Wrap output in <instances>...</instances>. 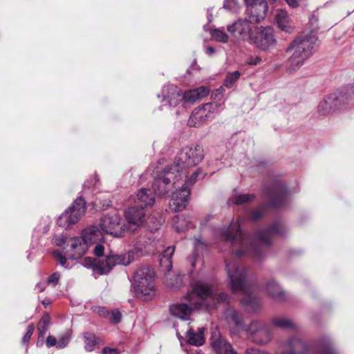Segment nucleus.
<instances>
[{
	"label": "nucleus",
	"instance_id": "1",
	"mask_svg": "<svg viewBox=\"0 0 354 354\" xmlns=\"http://www.w3.org/2000/svg\"><path fill=\"white\" fill-rule=\"evenodd\" d=\"M241 221L238 218L229 227L216 230L215 234L232 247L230 258L232 259H227L225 266L232 292L249 295L253 291L254 284L247 279L246 269L237 259L250 254L258 259L262 254L263 248L271 243L272 235L282 234L285 228L281 223L276 222L268 229L258 231L252 239L241 232Z\"/></svg>",
	"mask_w": 354,
	"mask_h": 354
},
{
	"label": "nucleus",
	"instance_id": "2",
	"mask_svg": "<svg viewBox=\"0 0 354 354\" xmlns=\"http://www.w3.org/2000/svg\"><path fill=\"white\" fill-rule=\"evenodd\" d=\"M228 295L225 293L216 295L213 288L207 283L197 281L192 286L184 299L187 302L173 304L169 306L171 315L182 320H188L194 308L200 306L216 307L217 303L228 301Z\"/></svg>",
	"mask_w": 354,
	"mask_h": 354
},
{
	"label": "nucleus",
	"instance_id": "3",
	"mask_svg": "<svg viewBox=\"0 0 354 354\" xmlns=\"http://www.w3.org/2000/svg\"><path fill=\"white\" fill-rule=\"evenodd\" d=\"M317 41L313 32L299 35L289 45L286 51L292 53L287 62V70L292 73L300 68L304 62L313 54V48Z\"/></svg>",
	"mask_w": 354,
	"mask_h": 354
},
{
	"label": "nucleus",
	"instance_id": "4",
	"mask_svg": "<svg viewBox=\"0 0 354 354\" xmlns=\"http://www.w3.org/2000/svg\"><path fill=\"white\" fill-rule=\"evenodd\" d=\"M204 158V151L202 147H185L177 154L174 164L171 165L180 179L187 178L188 169L198 165Z\"/></svg>",
	"mask_w": 354,
	"mask_h": 354
},
{
	"label": "nucleus",
	"instance_id": "5",
	"mask_svg": "<svg viewBox=\"0 0 354 354\" xmlns=\"http://www.w3.org/2000/svg\"><path fill=\"white\" fill-rule=\"evenodd\" d=\"M154 271L148 266H143L135 272L133 289L136 297L143 301H150L156 295Z\"/></svg>",
	"mask_w": 354,
	"mask_h": 354
},
{
	"label": "nucleus",
	"instance_id": "6",
	"mask_svg": "<svg viewBox=\"0 0 354 354\" xmlns=\"http://www.w3.org/2000/svg\"><path fill=\"white\" fill-rule=\"evenodd\" d=\"M153 175V189L155 193L161 196L168 194L173 187H179L180 181H183L170 166L162 170L157 169Z\"/></svg>",
	"mask_w": 354,
	"mask_h": 354
},
{
	"label": "nucleus",
	"instance_id": "7",
	"mask_svg": "<svg viewBox=\"0 0 354 354\" xmlns=\"http://www.w3.org/2000/svg\"><path fill=\"white\" fill-rule=\"evenodd\" d=\"M201 175V169H196L189 178L186 179L179 189L172 192L169 201V207L171 210L180 212L185 208L190 194L189 187L195 183L197 178Z\"/></svg>",
	"mask_w": 354,
	"mask_h": 354
},
{
	"label": "nucleus",
	"instance_id": "8",
	"mask_svg": "<svg viewBox=\"0 0 354 354\" xmlns=\"http://www.w3.org/2000/svg\"><path fill=\"white\" fill-rule=\"evenodd\" d=\"M247 337L253 343L258 345H266L273 338V333L270 326L263 321L253 320L246 328Z\"/></svg>",
	"mask_w": 354,
	"mask_h": 354
},
{
	"label": "nucleus",
	"instance_id": "9",
	"mask_svg": "<svg viewBox=\"0 0 354 354\" xmlns=\"http://www.w3.org/2000/svg\"><path fill=\"white\" fill-rule=\"evenodd\" d=\"M221 106L218 103H207L194 109L187 121L189 127H199L213 119Z\"/></svg>",
	"mask_w": 354,
	"mask_h": 354
},
{
	"label": "nucleus",
	"instance_id": "10",
	"mask_svg": "<svg viewBox=\"0 0 354 354\" xmlns=\"http://www.w3.org/2000/svg\"><path fill=\"white\" fill-rule=\"evenodd\" d=\"M86 212V202L82 197H78L57 220V225L66 228L77 223Z\"/></svg>",
	"mask_w": 354,
	"mask_h": 354
},
{
	"label": "nucleus",
	"instance_id": "11",
	"mask_svg": "<svg viewBox=\"0 0 354 354\" xmlns=\"http://www.w3.org/2000/svg\"><path fill=\"white\" fill-rule=\"evenodd\" d=\"M251 43L262 50H269L277 45L274 30L270 27H256L251 35Z\"/></svg>",
	"mask_w": 354,
	"mask_h": 354
},
{
	"label": "nucleus",
	"instance_id": "12",
	"mask_svg": "<svg viewBox=\"0 0 354 354\" xmlns=\"http://www.w3.org/2000/svg\"><path fill=\"white\" fill-rule=\"evenodd\" d=\"M100 228L106 234L115 237H121L127 230V225L118 214L106 215L100 220Z\"/></svg>",
	"mask_w": 354,
	"mask_h": 354
},
{
	"label": "nucleus",
	"instance_id": "13",
	"mask_svg": "<svg viewBox=\"0 0 354 354\" xmlns=\"http://www.w3.org/2000/svg\"><path fill=\"white\" fill-rule=\"evenodd\" d=\"M133 259V252L130 251L121 254H109L105 260L102 261V263L96 267L95 270L100 274H106L115 266H127L130 264Z\"/></svg>",
	"mask_w": 354,
	"mask_h": 354
},
{
	"label": "nucleus",
	"instance_id": "14",
	"mask_svg": "<svg viewBox=\"0 0 354 354\" xmlns=\"http://www.w3.org/2000/svg\"><path fill=\"white\" fill-rule=\"evenodd\" d=\"M246 6L245 14L252 23L262 21L268 12L266 0H244Z\"/></svg>",
	"mask_w": 354,
	"mask_h": 354
},
{
	"label": "nucleus",
	"instance_id": "15",
	"mask_svg": "<svg viewBox=\"0 0 354 354\" xmlns=\"http://www.w3.org/2000/svg\"><path fill=\"white\" fill-rule=\"evenodd\" d=\"M279 351L277 354H306L307 344L297 335H292L279 343Z\"/></svg>",
	"mask_w": 354,
	"mask_h": 354
},
{
	"label": "nucleus",
	"instance_id": "16",
	"mask_svg": "<svg viewBox=\"0 0 354 354\" xmlns=\"http://www.w3.org/2000/svg\"><path fill=\"white\" fill-rule=\"evenodd\" d=\"M250 20L239 19L232 24L227 26L228 32L235 39L245 41L249 39L253 33Z\"/></svg>",
	"mask_w": 354,
	"mask_h": 354
},
{
	"label": "nucleus",
	"instance_id": "17",
	"mask_svg": "<svg viewBox=\"0 0 354 354\" xmlns=\"http://www.w3.org/2000/svg\"><path fill=\"white\" fill-rule=\"evenodd\" d=\"M124 218L127 222V231L133 232L140 227L145 221V209L138 206L127 208L124 213Z\"/></svg>",
	"mask_w": 354,
	"mask_h": 354
},
{
	"label": "nucleus",
	"instance_id": "18",
	"mask_svg": "<svg viewBox=\"0 0 354 354\" xmlns=\"http://www.w3.org/2000/svg\"><path fill=\"white\" fill-rule=\"evenodd\" d=\"M158 98H162V102L169 106L175 107L183 100V91L180 88L174 84L165 85L161 93L158 94Z\"/></svg>",
	"mask_w": 354,
	"mask_h": 354
},
{
	"label": "nucleus",
	"instance_id": "19",
	"mask_svg": "<svg viewBox=\"0 0 354 354\" xmlns=\"http://www.w3.org/2000/svg\"><path fill=\"white\" fill-rule=\"evenodd\" d=\"M288 196V191L287 187L279 182L274 183L267 194L270 204L274 207L283 205L286 203Z\"/></svg>",
	"mask_w": 354,
	"mask_h": 354
},
{
	"label": "nucleus",
	"instance_id": "20",
	"mask_svg": "<svg viewBox=\"0 0 354 354\" xmlns=\"http://www.w3.org/2000/svg\"><path fill=\"white\" fill-rule=\"evenodd\" d=\"M211 345L216 354H237L231 344L221 336L217 329L212 332Z\"/></svg>",
	"mask_w": 354,
	"mask_h": 354
},
{
	"label": "nucleus",
	"instance_id": "21",
	"mask_svg": "<svg viewBox=\"0 0 354 354\" xmlns=\"http://www.w3.org/2000/svg\"><path fill=\"white\" fill-rule=\"evenodd\" d=\"M338 106L337 96L335 94H330L320 102L317 107V111L319 115H325L337 109Z\"/></svg>",
	"mask_w": 354,
	"mask_h": 354
},
{
	"label": "nucleus",
	"instance_id": "22",
	"mask_svg": "<svg viewBox=\"0 0 354 354\" xmlns=\"http://www.w3.org/2000/svg\"><path fill=\"white\" fill-rule=\"evenodd\" d=\"M275 21L278 27L283 31L291 33L294 30L292 21L286 10L278 9L275 13Z\"/></svg>",
	"mask_w": 354,
	"mask_h": 354
},
{
	"label": "nucleus",
	"instance_id": "23",
	"mask_svg": "<svg viewBox=\"0 0 354 354\" xmlns=\"http://www.w3.org/2000/svg\"><path fill=\"white\" fill-rule=\"evenodd\" d=\"M88 246L82 236L73 238L71 243V249L68 251L71 258L73 259L80 258L87 250Z\"/></svg>",
	"mask_w": 354,
	"mask_h": 354
},
{
	"label": "nucleus",
	"instance_id": "24",
	"mask_svg": "<svg viewBox=\"0 0 354 354\" xmlns=\"http://www.w3.org/2000/svg\"><path fill=\"white\" fill-rule=\"evenodd\" d=\"M209 88L205 86L187 91L184 93H183V100L194 104L196 101L206 97L209 93Z\"/></svg>",
	"mask_w": 354,
	"mask_h": 354
},
{
	"label": "nucleus",
	"instance_id": "25",
	"mask_svg": "<svg viewBox=\"0 0 354 354\" xmlns=\"http://www.w3.org/2000/svg\"><path fill=\"white\" fill-rule=\"evenodd\" d=\"M82 236L88 245L100 242L104 238L102 232L96 226H91L84 230Z\"/></svg>",
	"mask_w": 354,
	"mask_h": 354
},
{
	"label": "nucleus",
	"instance_id": "26",
	"mask_svg": "<svg viewBox=\"0 0 354 354\" xmlns=\"http://www.w3.org/2000/svg\"><path fill=\"white\" fill-rule=\"evenodd\" d=\"M135 203L139 207L152 205L155 202L154 195L150 189L142 188L136 195Z\"/></svg>",
	"mask_w": 354,
	"mask_h": 354
},
{
	"label": "nucleus",
	"instance_id": "27",
	"mask_svg": "<svg viewBox=\"0 0 354 354\" xmlns=\"http://www.w3.org/2000/svg\"><path fill=\"white\" fill-rule=\"evenodd\" d=\"M271 324L274 327L283 330L290 329L293 330H297L299 328V326L296 323H295L290 319L283 316L273 317L271 319Z\"/></svg>",
	"mask_w": 354,
	"mask_h": 354
},
{
	"label": "nucleus",
	"instance_id": "28",
	"mask_svg": "<svg viewBox=\"0 0 354 354\" xmlns=\"http://www.w3.org/2000/svg\"><path fill=\"white\" fill-rule=\"evenodd\" d=\"M83 338L85 344L84 349L87 352H91L104 344L101 338L91 333H84Z\"/></svg>",
	"mask_w": 354,
	"mask_h": 354
},
{
	"label": "nucleus",
	"instance_id": "29",
	"mask_svg": "<svg viewBox=\"0 0 354 354\" xmlns=\"http://www.w3.org/2000/svg\"><path fill=\"white\" fill-rule=\"evenodd\" d=\"M224 317L225 320L230 324H234L238 328L243 326L242 315L234 308H227L224 312Z\"/></svg>",
	"mask_w": 354,
	"mask_h": 354
},
{
	"label": "nucleus",
	"instance_id": "30",
	"mask_svg": "<svg viewBox=\"0 0 354 354\" xmlns=\"http://www.w3.org/2000/svg\"><path fill=\"white\" fill-rule=\"evenodd\" d=\"M265 290L273 299L282 300L284 297V293L281 287L274 280H270L266 283Z\"/></svg>",
	"mask_w": 354,
	"mask_h": 354
},
{
	"label": "nucleus",
	"instance_id": "31",
	"mask_svg": "<svg viewBox=\"0 0 354 354\" xmlns=\"http://www.w3.org/2000/svg\"><path fill=\"white\" fill-rule=\"evenodd\" d=\"M187 342L193 346H199L203 344L204 340V329L198 328L197 332H194L192 329H189L187 332Z\"/></svg>",
	"mask_w": 354,
	"mask_h": 354
},
{
	"label": "nucleus",
	"instance_id": "32",
	"mask_svg": "<svg viewBox=\"0 0 354 354\" xmlns=\"http://www.w3.org/2000/svg\"><path fill=\"white\" fill-rule=\"evenodd\" d=\"M174 250L175 249L174 246L167 247L162 253L160 259V264L161 267L168 272L172 268L171 257L174 253Z\"/></svg>",
	"mask_w": 354,
	"mask_h": 354
},
{
	"label": "nucleus",
	"instance_id": "33",
	"mask_svg": "<svg viewBox=\"0 0 354 354\" xmlns=\"http://www.w3.org/2000/svg\"><path fill=\"white\" fill-rule=\"evenodd\" d=\"M209 31L212 40L222 44H227L229 42L230 36L225 32L223 27L211 28Z\"/></svg>",
	"mask_w": 354,
	"mask_h": 354
},
{
	"label": "nucleus",
	"instance_id": "34",
	"mask_svg": "<svg viewBox=\"0 0 354 354\" xmlns=\"http://www.w3.org/2000/svg\"><path fill=\"white\" fill-rule=\"evenodd\" d=\"M192 225L189 218L185 215H177L174 219V227L178 232H184Z\"/></svg>",
	"mask_w": 354,
	"mask_h": 354
},
{
	"label": "nucleus",
	"instance_id": "35",
	"mask_svg": "<svg viewBox=\"0 0 354 354\" xmlns=\"http://www.w3.org/2000/svg\"><path fill=\"white\" fill-rule=\"evenodd\" d=\"M206 245L201 240L196 239L194 243V251L193 254L187 258L188 261L189 262L192 267H195L196 266V258L198 256V254L200 252H202L205 250Z\"/></svg>",
	"mask_w": 354,
	"mask_h": 354
},
{
	"label": "nucleus",
	"instance_id": "36",
	"mask_svg": "<svg viewBox=\"0 0 354 354\" xmlns=\"http://www.w3.org/2000/svg\"><path fill=\"white\" fill-rule=\"evenodd\" d=\"M147 223L150 230L155 232L163 224L164 219L158 213H155L148 218Z\"/></svg>",
	"mask_w": 354,
	"mask_h": 354
},
{
	"label": "nucleus",
	"instance_id": "37",
	"mask_svg": "<svg viewBox=\"0 0 354 354\" xmlns=\"http://www.w3.org/2000/svg\"><path fill=\"white\" fill-rule=\"evenodd\" d=\"M50 324V317L48 314H45L40 319L38 325L37 330L39 331V337L44 338L46 335L48 328Z\"/></svg>",
	"mask_w": 354,
	"mask_h": 354
},
{
	"label": "nucleus",
	"instance_id": "38",
	"mask_svg": "<svg viewBox=\"0 0 354 354\" xmlns=\"http://www.w3.org/2000/svg\"><path fill=\"white\" fill-rule=\"evenodd\" d=\"M254 199V195L246 194H240L238 196H235L232 197L228 201V204H235V205H242L248 202H250Z\"/></svg>",
	"mask_w": 354,
	"mask_h": 354
},
{
	"label": "nucleus",
	"instance_id": "39",
	"mask_svg": "<svg viewBox=\"0 0 354 354\" xmlns=\"http://www.w3.org/2000/svg\"><path fill=\"white\" fill-rule=\"evenodd\" d=\"M102 263V261L96 260L93 258L86 257L82 261V265L87 268H92L93 273L97 275H102V274H100L97 270H95L96 267L97 266L101 265Z\"/></svg>",
	"mask_w": 354,
	"mask_h": 354
},
{
	"label": "nucleus",
	"instance_id": "40",
	"mask_svg": "<svg viewBox=\"0 0 354 354\" xmlns=\"http://www.w3.org/2000/svg\"><path fill=\"white\" fill-rule=\"evenodd\" d=\"M265 212V207L261 206L256 209L245 213V218L257 221L261 218Z\"/></svg>",
	"mask_w": 354,
	"mask_h": 354
},
{
	"label": "nucleus",
	"instance_id": "41",
	"mask_svg": "<svg viewBox=\"0 0 354 354\" xmlns=\"http://www.w3.org/2000/svg\"><path fill=\"white\" fill-rule=\"evenodd\" d=\"M240 76L241 73L239 71L227 73L224 80L225 86L227 88H231L236 82V80L240 77Z\"/></svg>",
	"mask_w": 354,
	"mask_h": 354
},
{
	"label": "nucleus",
	"instance_id": "42",
	"mask_svg": "<svg viewBox=\"0 0 354 354\" xmlns=\"http://www.w3.org/2000/svg\"><path fill=\"white\" fill-rule=\"evenodd\" d=\"M223 7L227 10L236 12L239 10L240 6L236 0H225Z\"/></svg>",
	"mask_w": 354,
	"mask_h": 354
},
{
	"label": "nucleus",
	"instance_id": "43",
	"mask_svg": "<svg viewBox=\"0 0 354 354\" xmlns=\"http://www.w3.org/2000/svg\"><path fill=\"white\" fill-rule=\"evenodd\" d=\"M53 255L55 258L57 259L58 263L65 268H68V266L66 265V258L59 251H54Z\"/></svg>",
	"mask_w": 354,
	"mask_h": 354
},
{
	"label": "nucleus",
	"instance_id": "44",
	"mask_svg": "<svg viewBox=\"0 0 354 354\" xmlns=\"http://www.w3.org/2000/svg\"><path fill=\"white\" fill-rule=\"evenodd\" d=\"M70 341V335L66 334L61 337L57 344V348L62 349L64 348Z\"/></svg>",
	"mask_w": 354,
	"mask_h": 354
},
{
	"label": "nucleus",
	"instance_id": "45",
	"mask_svg": "<svg viewBox=\"0 0 354 354\" xmlns=\"http://www.w3.org/2000/svg\"><path fill=\"white\" fill-rule=\"evenodd\" d=\"M35 330V327L32 324L29 325L27 327L26 333L22 338V343L26 344L30 340L31 336L32 335Z\"/></svg>",
	"mask_w": 354,
	"mask_h": 354
},
{
	"label": "nucleus",
	"instance_id": "46",
	"mask_svg": "<svg viewBox=\"0 0 354 354\" xmlns=\"http://www.w3.org/2000/svg\"><path fill=\"white\" fill-rule=\"evenodd\" d=\"M261 62V58L259 56H249L247 57L245 63L248 65L256 66Z\"/></svg>",
	"mask_w": 354,
	"mask_h": 354
},
{
	"label": "nucleus",
	"instance_id": "47",
	"mask_svg": "<svg viewBox=\"0 0 354 354\" xmlns=\"http://www.w3.org/2000/svg\"><path fill=\"white\" fill-rule=\"evenodd\" d=\"M225 89L222 87L216 89L212 93V98L216 100H221L224 96Z\"/></svg>",
	"mask_w": 354,
	"mask_h": 354
},
{
	"label": "nucleus",
	"instance_id": "48",
	"mask_svg": "<svg viewBox=\"0 0 354 354\" xmlns=\"http://www.w3.org/2000/svg\"><path fill=\"white\" fill-rule=\"evenodd\" d=\"M104 252V247L102 244L100 243V242L95 243V248L93 250V252L95 256L100 257L103 256Z\"/></svg>",
	"mask_w": 354,
	"mask_h": 354
},
{
	"label": "nucleus",
	"instance_id": "49",
	"mask_svg": "<svg viewBox=\"0 0 354 354\" xmlns=\"http://www.w3.org/2000/svg\"><path fill=\"white\" fill-rule=\"evenodd\" d=\"M59 280V274L57 272L52 274L47 279L46 283L52 284L53 286H56Z\"/></svg>",
	"mask_w": 354,
	"mask_h": 354
},
{
	"label": "nucleus",
	"instance_id": "50",
	"mask_svg": "<svg viewBox=\"0 0 354 354\" xmlns=\"http://www.w3.org/2000/svg\"><path fill=\"white\" fill-rule=\"evenodd\" d=\"M111 322L114 324H117L120 322L121 319V313L118 310H113L111 313Z\"/></svg>",
	"mask_w": 354,
	"mask_h": 354
},
{
	"label": "nucleus",
	"instance_id": "51",
	"mask_svg": "<svg viewBox=\"0 0 354 354\" xmlns=\"http://www.w3.org/2000/svg\"><path fill=\"white\" fill-rule=\"evenodd\" d=\"M245 354H269V353L265 351L260 350L259 348H249L245 350Z\"/></svg>",
	"mask_w": 354,
	"mask_h": 354
},
{
	"label": "nucleus",
	"instance_id": "52",
	"mask_svg": "<svg viewBox=\"0 0 354 354\" xmlns=\"http://www.w3.org/2000/svg\"><path fill=\"white\" fill-rule=\"evenodd\" d=\"M319 354H337V353L335 351L330 344H328L322 350Z\"/></svg>",
	"mask_w": 354,
	"mask_h": 354
},
{
	"label": "nucleus",
	"instance_id": "53",
	"mask_svg": "<svg viewBox=\"0 0 354 354\" xmlns=\"http://www.w3.org/2000/svg\"><path fill=\"white\" fill-rule=\"evenodd\" d=\"M120 351L118 348L104 347L102 351V354H119Z\"/></svg>",
	"mask_w": 354,
	"mask_h": 354
},
{
	"label": "nucleus",
	"instance_id": "54",
	"mask_svg": "<svg viewBox=\"0 0 354 354\" xmlns=\"http://www.w3.org/2000/svg\"><path fill=\"white\" fill-rule=\"evenodd\" d=\"M241 302L243 305L251 306L252 308L256 306V301H252L250 297L243 299Z\"/></svg>",
	"mask_w": 354,
	"mask_h": 354
},
{
	"label": "nucleus",
	"instance_id": "55",
	"mask_svg": "<svg viewBox=\"0 0 354 354\" xmlns=\"http://www.w3.org/2000/svg\"><path fill=\"white\" fill-rule=\"evenodd\" d=\"M57 341H56V339L55 337L51 336V335H49L47 339H46V346L48 347H51V346H53L55 345L57 346Z\"/></svg>",
	"mask_w": 354,
	"mask_h": 354
},
{
	"label": "nucleus",
	"instance_id": "56",
	"mask_svg": "<svg viewBox=\"0 0 354 354\" xmlns=\"http://www.w3.org/2000/svg\"><path fill=\"white\" fill-rule=\"evenodd\" d=\"M53 242L56 245L61 246L65 244L66 241L64 238L57 236L53 239Z\"/></svg>",
	"mask_w": 354,
	"mask_h": 354
},
{
	"label": "nucleus",
	"instance_id": "57",
	"mask_svg": "<svg viewBox=\"0 0 354 354\" xmlns=\"http://www.w3.org/2000/svg\"><path fill=\"white\" fill-rule=\"evenodd\" d=\"M206 53L211 56L215 53V49L212 46H208L205 49Z\"/></svg>",
	"mask_w": 354,
	"mask_h": 354
},
{
	"label": "nucleus",
	"instance_id": "58",
	"mask_svg": "<svg viewBox=\"0 0 354 354\" xmlns=\"http://www.w3.org/2000/svg\"><path fill=\"white\" fill-rule=\"evenodd\" d=\"M97 309L98 310L97 312L104 316L109 314V313L103 307H97Z\"/></svg>",
	"mask_w": 354,
	"mask_h": 354
},
{
	"label": "nucleus",
	"instance_id": "59",
	"mask_svg": "<svg viewBox=\"0 0 354 354\" xmlns=\"http://www.w3.org/2000/svg\"><path fill=\"white\" fill-rule=\"evenodd\" d=\"M212 14L211 12V10L209 8L207 9V19L209 22H211L212 21Z\"/></svg>",
	"mask_w": 354,
	"mask_h": 354
},
{
	"label": "nucleus",
	"instance_id": "60",
	"mask_svg": "<svg viewBox=\"0 0 354 354\" xmlns=\"http://www.w3.org/2000/svg\"><path fill=\"white\" fill-rule=\"evenodd\" d=\"M192 354H201V351L199 349H195L192 351Z\"/></svg>",
	"mask_w": 354,
	"mask_h": 354
}]
</instances>
